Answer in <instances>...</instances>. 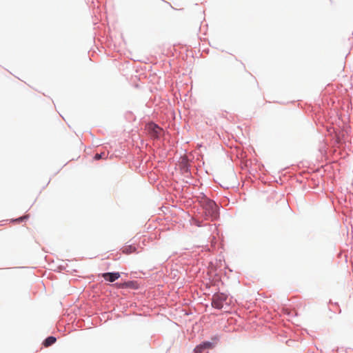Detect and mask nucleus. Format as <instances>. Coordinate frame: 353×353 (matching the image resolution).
Wrapping results in <instances>:
<instances>
[{"label": "nucleus", "mask_w": 353, "mask_h": 353, "mask_svg": "<svg viewBox=\"0 0 353 353\" xmlns=\"http://www.w3.org/2000/svg\"><path fill=\"white\" fill-rule=\"evenodd\" d=\"M26 218H27V216H22V217H20L19 219H17V221H22L23 219H25Z\"/></svg>", "instance_id": "9"}, {"label": "nucleus", "mask_w": 353, "mask_h": 353, "mask_svg": "<svg viewBox=\"0 0 353 353\" xmlns=\"http://www.w3.org/2000/svg\"><path fill=\"white\" fill-rule=\"evenodd\" d=\"M105 155L104 153H101V154H96L95 156H94V159L96 160H99L101 158H103V157Z\"/></svg>", "instance_id": "8"}, {"label": "nucleus", "mask_w": 353, "mask_h": 353, "mask_svg": "<svg viewBox=\"0 0 353 353\" xmlns=\"http://www.w3.org/2000/svg\"><path fill=\"white\" fill-rule=\"evenodd\" d=\"M137 251V248L133 245H125L122 248V252L125 254H130L131 253L135 252Z\"/></svg>", "instance_id": "6"}, {"label": "nucleus", "mask_w": 353, "mask_h": 353, "mask_svg": "<svg viewBox=\"0 0 353 353\" xmlns=\"http://www.w3.org/2000/svg\"><path fill=\"white\" fill-rule=\"evenodd\" d=\"M228 298V296L223 293L214 294L212 300V307L221 310L224 308L225 305L228 306L230 303L227 301Z\"/></svg>", "instance_id": "2"}, {"label": "nucleus", "mask_w": 353, "mask_h": 353, "mask_svg": "<svg viewBox=\"0 0 353 353\" xmlns=\"http://www.w3.org/2000/svg\"><path fill=\"white\" fill-rule=\"evenodd\" d=\"M212 347V344L210 342H205L202 344L197 345L194 348L195 353H202L204 350L210 349Z\"/></svg>", "instance_id": "5"}, {"label": "nucleus", "mask_w": 353, "mask_h": 353, "mask_svg": "<svg viewBox=\"0 0 353 353\" xmlns=\"http://www.w3.org/2000/svg\"><path fill=\"white\" fill-rule=\"evenodd\" d=\"M146 130L153 138H158L162 132V129L153 123H148L146 125Z\"/></svg>", "instance_id": "3"}, {"label": "nucleus", "mask_w": 353, "mask_h": 353, "mask_svg": "<svg viewBox=\"0 0 353 353\" xmlns=\"http://www.w3.org/2000/svg\"><path fill=\"white\" fill-rule=\"evenodd\" d=\"M102 277L108 281L114 282L120 277L119 272H107L102 274Z\"/></svg>", "instance_id": "4"}, {"label": "nucleus", "mask_w": 353, "mask_h": 353, "mask_svg": "<svg viewBox=\"0 0 353 353\" xmlns=\"http://www.w3.org/2000/svg\"><path fill=\"white\" fill-rule=\"evenodd\" d=\"M57 339L54 336H48L43 342V345L45 347H49L56 342Z\"/></svg>", "instance_id": "7"}, {"label": "nucleus", "mask_w": 353, "mask_h": 353, "mask_svg": "<svg viewBox=\"0 0 353 353\" xmlns=\"http://www.w3.org/2000/svg\"><path fill=\"white\" fill-rule=\"evenodd\" d=\"M203 208L206 216L212 219L218 216V207L214 201L208 199H204L203 201Z\"/></svg>", "instance_id": "1"}]
</instances>
